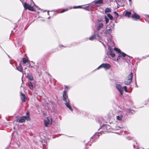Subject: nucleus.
Listing matches in <instances>:
<instances>
[{"mask_svg":"<svg viewBox=\"0 0 149 149\" xmlns=\"http://www.w3.org/2000/svg\"><path fill=\"white\" fill-rule=\"evenodd\" d=\"M63 100L65 102L64 103L66 106L72 111L73 109L70 105V101L68 99V96L66 95V92L65 91H64L63 92Z\"/></svg>","mask_w":149,"mask_h":149,"instance_id":"obj_1","label":"nucleus"},{"mask_svg":"<svg viewBox=\"0 0 149 149\" xmlns=\"http://www.w3.org/2000/svg\"><path fill=\"white\" fill-rule=\"evenodd\" d=\"M110 126L109 125H103L101 127V128L103 129V131H100V132L96 133L95 134L91 137V138L93 139V138H97L100 135V134H102L104 132H107L108 131V129L109 128Z\"/></svg>","mask_w":149,"mask_h":149,"instance_id":"obj_2","label":"nucleus"},{"mask_svg":"<svg viewBox=\"0 0 149 149\" xmlns=\"http://www.w3.org/2000/svg\"><path fill=\"white\" fill-rule=\"evenodd\" d=\"M27 120H30V118L26 117L25 116H23L17 119L16 121L18 123H23Z\"/></svg>","mask_w":149,"mask_h":149,"instance_id":"obj_3","label":"nucleus"},{"mask_svg":"<svg viewBox=\"0 0 149 149\" xmlns=\"http://www.w3.org/2000/svg\"><path fill=\"white\" fill-rule=\"evenodd\" d=\"M133 74L131 73L127 76V79L125 81V84L126 85H130L132 82V79Z\"/></svg>","mask_w":149,"mask_h":149,"instance_id":"obj_4","label":"nucleus"},{"mask_svg":"<svg viewBox=\"0 0 149 149\" xmlns=\"http://www.w3.org/2000/svg\"><path fill=\"white\" fill-rule=\"evenodd\" d=\"M111 65L108 63H103L99 66L97 68V69H99L100 68H103L105 70L109 69L111 67Z\"/></svg>","mask_w":149,"mask_h":149,"instance_id":"obj_5","label":"nucleus"},{"mask_svg":"<svg viewBox=\"0 0 149 149\" xmlns=\"http://www.w3.org/2000/svg\"><path fill=\"white\" fill-rule=\"evenodd\" d=\"M23 6L25 9H28L29 10L32 11H33V7L31 6L29 4H28L26 2H25L23 4Z\"/></svg>","mask_w":149,"mask_h":149,"instance_id":"obj_6","label":"nucleus"},{"mask_svg":"<svg viewBox=\"0 0 149 149\" xmlns=\"http://www.w3.org/2000/svg\"><path fill=\"white\" fill-rule=\"evenodd\" d=\"M16 66V69L17 70H18L20 72H22L23 74V69L22 68V67L20 63H19V65L18 66H17V65H15Z\"/></svg>","mask_w":149,"mask_h":149,"instance_id":"obj_7","label":"nucleus"},{"mask_svg":"<svg viewBox=\"0 0 149 149\" xmlns=\"http://www.w3.org/2000/svg\"><path fill=\"white\" fill-rule=\"evenodd\" d=\"M116 88L119 91L121 95H122L123 91V88L121 86L120 84H118L116 86Z\"/></svg>","mask_w":149,"mask_h":149,"instance_id":"obj_8","label":"nucleus"},{"mask_svg":"<svg viewBox=\"0 0 149 149\" xmlns=\"http://www.w3.org/2000/svg\"><path fill=\"white\" fill-rule=\"evenodd\" d=\"M20 97L22 101L23 102H25L26 101V97L25 95L23 94L22 92H20Z\"/></svg>","mask_w":149,"mask_h":149,"instance_id":"obj_9","label":"nucleus"},{"mask_svg":"<svg viewBox=\"0 0 149 149\" xmlns=\"http://www.w3.org/2000/svg\"><path fill=\"white\" fill-rule=\"evenodd\" d=\"M131 17L133 19H135V20L139 19L140 17L139 15H136L135 14H132L131 16Z\"/></svg>","mask_w":149,"mask_h":149,"instance_id":"obj_10","label":"nucleus"},{"mask_svg":"<svg viewBox=\"0 0 149 149\" xmlns=\"http://www.w3.org/2000/svg\"><path fill=\"white\" fill-rule=\"evenodd\" d=\"M44 122L45 123V126L47 127L48 125L50 123V121L48 118H47L46 120H44Z\"/></svg>","mask_w":149,"mask_h":149,"instance_id":"obj_11","label":"nucleus"},{"mask_svg":"<svg viewBox=\"0 0 149 149\" xmlns=\"http://www.w3.org/2000/svg\"><path fill=\"white\" fill-rule=\"evenodd\" d=\"M103 26V24L102 23H100L99 24L98 27L97 29V31L100 30V29L102 28Z\"/></svg>","mask_w":149,"mask_h":149,"instance_id":"obj_12","label":"nucleus"},{"mask_svg":"<svg viewBox=\"0 0 149 149\" xmlns=\"http://www.w3.org/2000/svg\"><path fill=\"white\" fill-rule=\"evenodd\" d=\"M27 77L31 81H32L33 80V77L31 74H27Z\"/></svg>","mask_w":149,"mask_h":149,"instance_id":"obj_13","label":"nucleus"},{"mask_svg":"<svg viewBox=\"0 0 149 149\" xmlns=\"http://www.w3.org/2000/svg\"><path fill=\"white\" fill-rule=\"evenodd\" d=\"M109 54L112 58L114 57L115 56V54L113 51L109 52Z\"/></svg>","mask_w":149,"mask_h":149,"instance_id":"obj_14","label":"nucleus"},{"mask_svg":"<svg viewBox=\"0 0 149 149\" xmlns=\"http://www.w3.org/2000/svg\"><path fill=\"white\" fill-rule=\"evenodd\" d=\"M131 14V13L130 12L127 11L125 13V16L129 17H130Z\"/></svg>","mask_w":149,"mask_h":149,"instance_id":"obj_15","label":"nucleus"},{"mask_svg":"<svg viewBox=\"0 0 149 149\" xmlns=\"http://www.w3.org/2000/svg\"><path fill=\"white\" fill-rule=\"evenodd\" d=\"M103 3V0H98L95 2V4H102Z\"/></svg>","mask_w":149,"mask_h":149,"instance_id":"obj_16","label":"nucleus"},{"mask_svg":"<svg viewBox=\"0 0 149 149\" xmlns=\"http://www.w3.org/2000/svg\"><path fill=\"white\" fill-rule=\"evenodd\" d=\"M96 35H93V36L90 37L89 38V39L90 40H92L94 39H96Z\"/></svg>","mask_w":149,"mask_h":149,"instance_id":"obj_17","label":"nucleus"},{"mask_svg":"<svg viewBox=\"0 0 149 149\" xmlns=\"http://www.w3.org/2000/svg\"><path fill=\"white\" fill-rule=\"evenodd\" d=\"M123 116L122 115H120L116 116V118L117 120H120L122 119Z\"/></svg>","mask_w":149,"mask_h":149,"instance_id":"obj_18","label":"nucleus"},{"mask_svg":"<svg viewBox=\"0 0 149 149\" xmlns=\"http://www.w3.org/2000/svg\"><path fill=\"white\" fill-rule=\"evenodd\" d=\"M22 61L23 63L24 64H26V63L28 62V60L25 58H23L22 59Z\"/></svg>","mask_w":149,"mask_h":149,"instance_id":"obj_19","label":"nucleus"},{"mask_svg":"<svg viewBox=\"0 0 149 149\" xmlns=\"http://www.w3.org/2000/svg\"><path fill=\"white\" fill-rule=\"evenodd\" d=\"M111 10L110 9V8H106L105 10V12L106 13H110L111 12Z\"/></svg>","mask_w":149,"mask_h":149,"instance_id":"obj_20","label":"nucleus"},{"mask_svg":"<svg viewBox=\"0 0 149 149\" xmlns=\"http://www.w3.org/2000/svg\"><path fill=\"white\" fill-rule=\"evenodd\" d=\"M114 49L117 52H118V53H121V51H120V49H118V48H116V47H115Z\"/></svg>","mask_w":149,"mask_h":149,"instance_id":"obj_21","label":"nucleus"},{"mask_svg":"<svg viewBox=\"0 0 149 149\" xmlns=\"http://www.w3.org/2000/svg\"><path fill=\"white\" fill-rule=\"evenodd\" d=\"M122 55V56L123 57H125L126 56H127L128 57H130L127 55L124 52H121L120 53Z\"/></svg>","mask_w":149,"mask_h":149,"instance_id":"obj_22","label":"nucleus"},{"mask_svg":"<svg viewBox=\"0 0 149 149\" xmlns=\"http://www.w3.org/2000/svg\"><path fill=\"white\" fill-rule=\"evenodd\" d=\"M107 15L110 19L112 20L113 19V17L110 14H107Z\"/></svg>","mask_w":149,"mask_h":149,"instance_id":"obj_23","label":"nucleus"},{"mask_svg":"<svg viewBox=\"0 0 149 149\" xmlns=\"http://www.w3.org/2000/svg\"><path fill=\"white\" fill-rule=\"evenodd\" d=\"M29 86L31 89L32 90L33 89V86L31 82H30V84L29 85Z\"/></svg>","mask_w":149,"mask_h":149,"instance_id":"obj_24","label":"nucleus"},{"mask_svg":"<svg viewBox=\"0 0 149 149\" xmlns=\"http://www.w3.org/2000/svg\"><path fill=\"white\" fill-rule=\"evenodd\" d=\"M105 21H106V24H107L109 22V19L106 17V16H105Z\"/></svg>","mask_w":149,"mask_h":149,"instance_id":"obj_25","label":"nucleus"},{"mask_svg":"<svg viewBox=\"0 0 149 149\" xmlns=\"http://www.w3.org/2000/svg\"><path fill=\"white\" fill-rule=\"evenodd\" d=\"M96 35V39L100 40V36L99 35V34H97L96 35Z\"/></svg>","mask_w":149,"mask_h":149,"instance_id":"obj_26","label":"nucleus"},{"mask_svg":"<svg viewBox=\"0 0 149 149\" xmlns=\"http://www.w3.org/2000/svg\"><path fill=\"white\" fill-rule=\"evenodd\" d=\"M84 8L88 10H89L90 9V8L88 6H86Z\"/></svg>","mask_w":149,"mask_h":149,"instance_id":"obj_27","label":"nucleus"},{"mask_svg":"<svg viewBox=\"0 0 149 149\" xmlns=\"http://www.w3.org/2000/svg\"><path fill=\"white\" fill-rule=\"evenodd\" d=\"M111 30V29H107V30H106V31H105V33H109V32Z\"/></svg>","mask_w":149,"mask_h":149,"instance_id":"obj_28","label":"nucleus"},{"mask_svg":"<svg viewBox=\"0 0 149 149\" xmlns=\"http://www.w3.org/2000/svg\"><path fill=\"white\" fill-rule=\"evenodd\" d=\"M81 8V6H75L73 7V8L74 9Z\"/></svg>","mask_w":149,"mask_h":149,"instance_id":"obj_29","label":"nucleus"},{"mask_svg":"<svg viewBox=\"0 0 149 149\" xmlns=\"http://www.w3.org/2000/svg\"><path fill=\"white\" fill-rule=\"evenodd\" d=\"M113 13L116 14V16H115L116 18H117L118 17V14L116 11L114 12Z\"/></svg>","mask_w":149,"mask_h":149,"instance_id":"obj_30","label":"nucleus"},{"mask_svg":"<svg viewBox=\"0 0 149 149\" xmlns=\"http://www.w3.org/2000/svg\"><path fill=\"white\" fill-rule=\"evenodd\" d=\"M68 9H64L63 10L61 11L60 12V13H63V12H65V11H68Z\"/></svg>","mask_w":149,"mask_h":149,"instance_id":"obj_31","label":"nucleus"},{"mask_svg":"<svg viewBox=\"0 0 149 149\" xmlns=\"http://www.w3.org/2000/svg\"><path fill=\"white\" fill-rule=\"evenodd\" d=\"M121 57V55H119L118 57L117 58V61H118L120 59V58Z\"/></svg>","mask_w":149,"mask_h":149,"instance_id":"obj_32","label":"nucleus"},{"mask_svg":"<svg viewBox=\"0 0 149 149\" xmlns=\"http://www.w3.org/2000/svg\"><path fill=\"white\" fill-rule=\"evenodd\" d=\"M123 88L124 90H125V91L126 92H127L128 91H127V86H124Z\"/></svg>","mask_w":149,"mask_h":149,"instance_id":"obj_33","label":"nucleus"},{"mask_svg":"<svg viewBox=\"0 0 149 149\" xmlns=\"http://www.w3.org/2000/svg\"><path fill=\"white\" fill-rule=\"evenodd\" d=\"M26 117H29V118H30L29 117V112L28 111H27V112H26Z\"/></svg>","mask_w":149,"mask_h":149,"instance_id":"obj_34","label":"nucleus"},{"mask_svg":"<svg viewBox=\"0 0 149 149\" xmlns=\"http://www.w3.org/2000/svg\"><path fill=\"white\" fill-rule=\"evenodd\" d=\"M108 49L109 50V52L110 51H113V50L111 48V47L110 46H109L108 47Z\"/></svg>","mask_w":149,"mask_h":149,"instance_id":"obj_35","label":"nucleus"},{"mask_svg":"<svg viewBox=\"0 0 149 149\" xmlns=\"http://www.w3.org/2000/svg\"><path fill=\"white\" fill-rule=\"evenodd\" d=\"M29 67H31V68H32V66H31V65H30V63H29Z\"/></svg>","mask_w":149,"mask_h":149,"instance_id":"obj_36","label":"nucleus"},{"mask_svg":"<svg viewBox=\"0 0 149 149\" xmlns=\"http://www.w3.org/2000/svg\"><path fill=\"white\" fill-rule=\"evenodd\" d=\"M133 146H134V148H135V146L134 145H133Z\"/></svg>","mask_w":149,"mask_h":149,"instance_id":"obj_37","label":"nucleus"},{"mask_svg":"<svg viewBox=\"0 0 149 149\" xmlns=\"http://www.w3.org/2000/svg\"><path fill=\"white\" fill-rule=\"evenodd\" d=\"M129 1L130 2V1H131L132 0H129Z\"/></svg>","mask_w":149,"mask_h":149,"instance_id":"obj_38","label":"nucleus"},{"mask_svg":"<svg viewBox=\"0 0 149 149\" xmlns=\"http://www.w3.org/2000/svg\"><path fill=\"white\" fill-rule=\"evenodd\" d=\"M27 69L26 68H24V69L25 70V69Z\"/></svg>","mask_w":149,"mask_h":149,"instance_id":"obj_39","label":"nucleus"},{"mask_svg":"<svg viewBox=\"0 0 149 149\" xmlns=\"http://www.w3.org/2000/svg\"><path fill=\"white\" fill-rule=\"evenodd\" d=\"M147 16L149 17V15H147Z\"/></svg>","mask_w":149,"mask_h":149,"instance_id":"obj_40","label":"nucleus"},{"mask_svg":"<svg viewBox=\"0 0 149 149\" xmlns=\"http://www.w3.org/2000/svg\"><path fill=\"white\" fill-rule=\"evenodd\" d=\"M48 15H49V12H48Z\"/></svg>","mask_w":149,"mask_h":149,"instance_id":"obj_41","label":"nucleus"},{"mask_svg":"<svg viewBox=\"0 0 149 149\" xmlns=\"http://www.w3.org/2000/svg\"><path fill=\"white\" fill-rule=\"evenodd\" d=\"M50 17H49L48 18V19H49Z\"/></svg>","mask_w":149,"mask_h":149,"instance_id":"obj_42","label":"nucleus"},{"mask_svg":"<svg viewBox=\"0 0 149 149\" xmlns=\"http://www.w3.org/2000/svg\"><path fill=\"white\" fill-rule=\"evenodd\" d=\"M65 87L67 88V86H66Z\"/></svg>","mask_w":149,"mask_h":149,"instance_id":"obj_43","label":"nucleus"}]
</instances>
